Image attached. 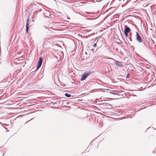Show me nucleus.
Wrapping results in <instances>:
<instances>
[{
	"instance_id": "obj_1",
	"label": "nucleus",
	"mask_w": 156,
	"mask_h": 156,
	"mask_svg": "<svg viewBox=\"0 0 156 156\" xmlns=\"http://www.w3.org/2000/svg\"><path fill=\"white\" fill-rule=\"evenodd\" d=\"M43 58L42 57H40L38 61L37 66V70L39 69L41 66L42 63Z\"/></svg>"
},
{
	"instance_id": "obj_2",
	"label": "nucleus",
	"mask_w": 156,
	"mask_h": 156,
	"mask_svg": "<svg viewBox=\"0 0 156 156\" xmlns=\"http://www.w3.org/2000/svg\"><path fill=\"white\" fill-rule=\"evenodd\" d=\"M89 74V72L87 73L83 74L81 76L80 80L82 81L85 80Z\"/></svg>"
},
{
	"instance_id": "obj_3",
	"label": "nucleus",
	"mask_w": 156,
	"mask_h": 156,
	"mask_svg": "<svg viewBox=\"0 0 156 156\" xmlns=\"http://www.w3.org/2000/svg\"><path fill=\"white\" fill-rule=\"evenodd\" d=\"M136 39L139 42H142V40L137 32H136Z\"/></svg>"
},
{
	"instance_id": "obj_4",
	"label": "nucleus",
	"mask_w": 156,
	"mask_h": 156,
	"mask_svg": "<svg viewBox=\"0 0 156 156\" xmlns=\"http://www.w3.org/2000/svg\"><path fill=\"white\" fill-rule=\"evenodd\" d=\"M130 29L127 25L125 26V28L124 31V32H127L129 33L130 31Z\"/></svg>"
},
{
	"instance_id": "obj_5",
	"label": "nucleus",
	"mask_w": 156,
	"mask_h": 156,
	"mask_svg": "<svg viewBox=\"0 0 156 156\" xmlns=\"http://www.w3.org/2000/svg\"><path fill=\"white\" fill-rule=\"evenodd\" d=\"M29 18H28L27 21V23L26 25V30L27 33H28V29H29Z\"/></svg>"
},
{
	"instance_id": "obj_6",
	"label": "nucleus",
	"mask_w": 156,
	"mask_h": 156,
	"mask_svg": "<svg viewBox=\"0 0 156 156\" xmlns=\"http://www.w3.org/2000/svg\"><path fill=\"white\" fill-rule=\"evenodd\" d=\"M115 64L116 65V66L119 67H122L123 66V65L122 63L121 62L118 61H117L116 62Z\"/></svg>"
},
{
	"instance_id": "obj_7",
	"label": "nucleus",
	"mask_w": 156,
	"mask_h": 156,
	"mask_svg": "<svg viewBox=\"0 0 156 156\" xmlns=\"http://www.w3.org/2000/svg\"><path fill=\"white\" fill-rule=\"evenodd\" d=\"M65 95L67 97H70L71 96V95L70 94L67 93L65 94Z\"/></svg>"
},
{
	"instance_id": "obj_8",
	"label": "nucleus",
	"mask_w": 156,
	"mask_h": 156,
	"mask_svg": "<svg viewBox=\"0 0 156 156\" xmlns=\"http://www.w3.org/2000/svg\"><path fill=\"white\" fill-rule=\"evenodd\" d=\"M109 93L111 94H115V95L118 94L117 93H116L115 92H109Z\"/></svg>"
},
{
	"instance_id": "obj_9",
	"label": "nucleus",
	"mask_w": 156,
	"mask_h": 156,
	"mask_svg": "<svg viewBox=\"0 0 156 156\" xmlns=\"http://www.w3.org/2000/svg\"><path fill=\"white\" fill-rule=\"evenodd\" d=\"M130 76V74L129 73H128L126 76V78H128Z\"/></svg>"
},
{
	"instance_id": "obj_10",
	"label": "nucleus",
	"mask_w": 156,
	"mask_h": 156,
	"mask_svg": "<svg viewBox=\"0 0 156 156\" xmlns=\"http://www.w3.org/2000/svg\"><path fill=\"white\" fill-rule=\"evenodd\" d=\"M125 34L126 37H128V33L124 32Z\"/></svg>"
},
{
	"instance_id": "obj_11",
	"label": "nucleus",
	"mask_w": 156,
	"mask_h": 156,
	"mask_svg": "<svg viewBox=\"0 0 156 156\" xmlns=\"http://www.w3.org/2000/svg\"><path fill=\"white\" fill-rule=\"evenodd\" d=\"M93 46L94 47H96L97 46V43L94 44L93 45Z\"/></svg>"
},
{
	"instance_id": "obj_12",
	"label": "nucleus",
	"mask_w": 156,
	"mask_h": 156,
	"mask_svg": "<svg viewBox=\"0 0 156 156\" xmlns=\"http://www.w3.org/2000/svg\"><path fill=\"white\" fill-rule=\"evenodd\" d=\"M91 50L93 52H94V49H91Z\"/></svg>"
},
{
	"instance_id": "obj_13",
	"label": "nucleus",
	"mask_w": 156,
	"mask_h": 156,
	"mask_svg": "<svg viewBox=\"0 0 156 156\" xmlns=\"http://www.w3.org/2000/svg\"><path fill=\"white\" fill-rule=\"evenodd\" d=\"M18 98H22V97H21V96H19L18 97Z\"/></svg>"
}]
</instances>
